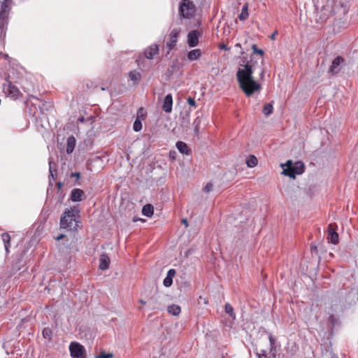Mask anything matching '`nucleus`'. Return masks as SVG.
Wrapping results in <instances>:
<instances>
[{
  "label": "nucleus",
  "mask_w": 358,
  "mask_h": 358,
  "mask_svg": "<svg viewBox=\"0 0 358 358\" xmlns=\"http://www.w3.org/2000/svg\"><path fill=\"white\" fill-rule=\"evenodd\" d=\"M240 66L243 64H241ZM253 73V66L249 62L244 64V69L239 68L236 73L239 87L247 96H251L255 92L262 89L261 85L255 81Z\"/></svg>",
  "instance_id": "obj_1"
},
{
  "label": "nucleus",
  "mask_w": 358,
  "mask_h": 358,
  "mask_svg": "<svg viewBox=\"0 0 358 358\" xmlns=\"http://www.w3.org/2000/svg\"><path fill=\"white\" fill-rule=\"evenodd\" d=\"M13 0H0V40L4 38Z\"/></svg>",
  "instance_id": "obj_2"
},
{
  "label": "nucleus",
  "mask_w": 358,
  "mask_h": 358,
  "mask_svg": "<svg viewBox=\"0 0 358 358\" xmlns=\"http://www.w3.org/2000/svg\"><path fill=\"white\" fill-rule=\"evenodd\" d=\"M196 12L195 4L191 0H181L178 5V18L182 24L184 20L194 17Z\"/></svg>",
  "instance_id": "obj_3"
},
{
  "label": "nucleus",
  "mask_w": 358,
  "mask_h": 358,
  "mask_svg": "<svg viewBox=\"0 0 358 358\" xmlns=\"http://www.w3.org/2000/svg\"><path fill=\"white\" fill-rule=\"evenodd\" d=\"M79 213L80 210L76 207L66 210L60 218L61 227L69 230L76 229L77 227L76 215Z\"/></svg>",
  "instance_id": "obj_4"
},
{
  "label": "nucleus",
  "mask_w": 358,
  "mask_h": 358,
  "mask_svg": "<svg viewBox=\"0 0 358 358\" xmlns=\"http://www.w3.org/2000/svg\"><path fill=\"white\" fill-rule=\"evenodd\" d=\"M304 164L298 161L293 164L291 160L286 163V168L283 169L282 173L291 178L294 179L296 175L302 174L304 172Z\"/></svg>",
  "instance_id": "obj_5"
},
{
  "label": "nucleus",
  "mask_w": 358,
  "mask_h": 358,
  "mask_svg": "<svg viewBox=\"0 0 358 358\" xmlns=\"http://www.w3.org/2000/svg\"><path fill=\"white\" fill-rule=\"evenodd\" d=\"M70 355L72 358H86L87 351L85 348L78 342L73 341L69 345Z\"/></svg>",
  "instance_id": "obj_6"
},
{
  "label": "nucleus",
  "mask_w": 358,
  "mask_h": 358,
  "mask_svg": "<svg viewBox=\"0 0 358 358\" xmlns=\"http://www.w3.org/2000/svg\"><path fill=\"white\" fill-rule=\"evenodd\" d=\"M334 15L332 6L327 2L325 5L322 6L320 10L317 12L316 21L320 23L325 22L330 16Z\"/></svg>",
  "instance_id": "obj_7"
},
{
  "label": "nucleus",
  "mask_w": 358,
  "mask_h": 358,
  "mask_svg": "<svg viewBox=\"0 0 358 358\" xmlns=\"http://www.w3.org/2000/svg\"><path fill=\"white\" fill-rule=\"evenodd\" d=\"M202 30H192L187 34V44L189 48L196 47L199 44V38L202 36Z\"/></svg>",
  "instance_id": "obj_8"
},
{
  "label": "nucleus",
  "mask_w": 358,
  "mask_h": 358,
  "mask_svg": "<svg viewBox=\"0 0 358 358\" xmlns=\"http://www.w3.org/2000/svg\"><path fill=\"white\" fill-rule=\"evenodd\" d=\"M8 81L7 86L4 85L3 87V92L10 97L13 98L15 99H18L20 96H22V94L19 89L13 85L12 82L9 81L8 78L6 79Z\"/></svg>",
  "instance_id": "obj_9"
},
{
  "label": "nucleus",
  "mask_w": 358,
  "mask_h": 358,
  "mask_svg": "<svg viewBox=\"0 0 358 358\" xmlns=\"http://www.w3.org/2000/svg\"><path fill=\"white\" fill-rule=\"evenodd\" d=\"M345 60L341 56H337L332 61L331 65L330 66L329 72L331 75L338 74L341 70V64H345Z\"/></svg>",
  "instance_id": "obj_10"
},
{
  "label": "nucleus",
  "mask_w": 358,
  "mask_h": 358,
  "mask_svg": "<svg viewBox=\"0 0 358 358\" xmlns=\"http://www.w3.org/2000/svg\"><path fill=\"white\" fill-rule=\"evenodd\" d=\"M180 30L177 29H173L169 34V39L166 42V47L169 49L168 54L171 50H172L175 46L176 45V43L178 41V38L179 36Z\"/></svg>",
  "instance_id": "obj_11"
},
{
  "label": "nucleus",
  "mask_w": 358,
  "mask_h": 358,
  "mask_svg": "<svg viewBox=\"0 0 358 358\" xmlns=\"http://www.w3.org/2000/svg\"><path fill=\"white\" fill-rule=\"evenodd\" d=\"M86 199L85 192L79 188L73 189L71 192L69 199L73 202H80Z\"/></svg>",
  "instance_id": "obj_12"
},
{
  "label": "nucleus",
  "mask_w": 358,
  "mask_h": 358,
  "mask_svg": "<svg viewBox=\"0 0 358 358\" xmlns=\"http://www.w3.org/2000/svg\"><path fill=\"white\" fill-rule=\"evenodd\" d=\"M159 52V47L157 44L153 43L148 46L144 50V56L148 59H152Z\"/></svg>",
  "instance_id": "obj_13"
},
{
  "label": "nucleus",
  "mask_w": 358,
  "mask_h": 358,
  "mask_svg": "<svg viewBox=\"0 0 358 358\" xmlns=\"http://www.w3.org/2000/svg\"><path fill=\"white\" fill-rule=\"evenodd\" d=\"M129 79L132 81L134 85L139 83L142 78V70L141 69L129 71L128 74Z\"/></svg>",
  "instance_id": "obj_14"
},
{
  "label": "nucleus",
  "mask_w": 358,
  "mask_h": 358,
  "mask_svg": "<svg viewBox=\"0 0 358 358\" xmlns=\"http://www.w3.org/2000/svg\"><path fill=\"white\" fill-rule=\"evenodd\" d=\"M22 262V257L17 258V260L12 264L10 270L6 273L7 277L10 278L14 275L18 271L21 269V264Z\"/></svg>",
  "instance_id": "obj_15"
},
{
  "label": "nucleus",
  "mask_w": 358,
  "mask_h": 358,
  "mask_svg": "<svg viewBox=\"0 0 358 358\" xmlns=\"http://www.w3.org/2000/svg\"><path fill=\"white\" fill-rule=\"evenodd\" d=\"M148 306L150 310H162L164 306L160 301V296H152L148 300Z\"/></svg>",
  "instance_id": "obj_16"
},
{
  "label": "nucleus",
  "mask_w": 358,
  "mask_h": 358,
  "mask_svg": "<svg viewBox=\"0 0 358 358\" xmlns=\"http://www.w3.org/2000/svg\"><path fill=\"white\" fill-rule=\"evenodd\" d=\"M173 106V96L171 94H168L165 96L164 103L162 105V109L166 113H171L172 111Z\"/></svg>",
  "instance_id": "obj_17"
},
{
  "label": "nucleus",
  "mask_w": 358,
  "mask_h": 358,
  "mask_svg": "<svg viewBox=\"0 0 358 358\" xmlns=\"http://www.w3.org/2000/svg\"><path fill=\"white\" fill-rule=\"evenodd\" d=\"M176 270L171 268L168 271L166 278L164 279L163 284L166 287H169L173 284V278L176 275Z\"/></svg>",
  "instance_id": "obj_18"
},
{
  "label": "nucleus",
  "mask_w": 358,
  "mask_h": 358,
  "mask_svg": "<svg viewBox=\"0 0 358 358\" xmlns=\"http://www.w3.org/2000/svg\"><path fill=\"white\" fill-rule=\"evenodd\" d=\"M110 258L106 254H102L99 258V268L106 270L109 268Z\"/></svg>",
  "instance_id": "obj_19"
},
{
  "label": "nucleus",
  "mask_w": 358,
  "mask_h": 358,
  "mask_svg": "<svg viewBox=\"0 0 358 358\" xmlns=\"http://www.w3.org/2000/svg\"><path fill=\"white\" fill-rule=\"evenodd\" d=\"M176 148L178 151L183 155H189L192 152L191 149L187 146V143L182 141H178L176 143Z\"/></svg>",
  "instance_id": "obj_20"
},
{
  "label": "nucleus",
  "mask_w": 358,
  "mask_h": 358,
  "mask_svg": "<svg viewBox=\"0 0 358 358\" xmlns=\"http://www.w3.org/2000/svg\"><path fill=\"white\" fill-rule=\"evenodd\" d=\"M202 55L200 49H194L188 52L187 59L189 61L192 62L199 59Z\"/></svg>",
  "instance_id": "obj_21"
},
{
  "label": "nucleus",
  "mask_w": 358,
  "mask_h": 358,
  "mask_svg": "<svg viewBox=\"0 0 358 358\" xmlns=\"http://www.w3.org/2000/svg\"><path fill=\"white\" fill-rule=\"evenodd\" d=\"M76 138L71 135L67 138L66 152L71 154L73 152L76 146Z\"/></svg>",
  "instance_id": "obj_22"
},
{
  "label": "nucleus",
  "mask_w": 358,
  "mask_h": 358,
  "mask_svg": "<svg viewBox=\"0 0 358 358\" xmlns=\"http://www.w3.org/2000/svg\"><path fill=\"white\" fill-rule=\"evenodd\" d=\"M154 213V206L148 203L143 206L142 208V214L144 216H146L148 217H150L153 215Z\"/></svg>",
  "instance_id": "obj_23"
},
{
  "label": "nucleus",
  "mask_w": 358,
  "mask_h": 358,
  "mask_svg": "<svg viewBox=\"0 0 358 358\" xmlns=\"http://www.w3.org/2000/svg\"><path fill=\"white\" fill-rule=\"evenodd\" d=\"M248 3H245L242 7L241 13L238 15V19L240 21H245L248 19Z\"/></svg>",
  "instance_id": "obj_24"
},
{
  "label": "nucleus",
  "mask_w": 358,
  "mask_h": 358,
  "mask_svg": "<svg viewBox=\"0 0 358 358\" xmlns=\"http://www.w3.org/2000/svg\"><path fill=\"white\" fill-rule=\"evenodd\" d=\"M167 310H168L169 313H170L174 316H177L180 313L181 308L178 305L172 304V305L168 306Z\"/></svg>",
  "instance_id": "obj_25"
},
{
  "label": "nucleus",
  "mask_w": 358,
  "mask_h": 358,
  "mask_svg": "<svg viewBox=\"0 0 358 358\" xmlns=\"http://www.w3.org/2000/svg\"><path fill=\"white\" fill-rule=\"evenodd\" d=\"M200 124H201V120L199 118V116H197L194 122H193V126H194V132L195 136L199 138V134H200Z\"/></svg>",
  "instance_id": "obj_26"
},
{
  "label": "nucleus",
  "mask_w": 358,
  "mask_h": 358,
  "mask_svg": "<svg viewBox=\"0 0 358 358\" xmlns=\"http://www.w3.org/2000/svg\"><path fill=\"white\" fill-rule=\"evenodd\" d=\"M327 238L329 240V242L334 245L338 243V241H339L338 234L336 231L330 232L328 234Z\"/></svg>",
  "instance_id": "obj_27"
},
{
  "label": "nucleus",
  "mask_w": 358,
  "mask_h": 358,
  "mask_svg": "<svg viewBox=\"0 0 358 358\" xmlns=\"http://www.w3.org/2000/svg\"><path fill=\"white\" fill-rule=\"evenodd\" d=\"M257 163V158L253 155H250L249 158L246 160V164L250 168H253L256 166Z\"/></svg>",
  "instance_id": "obj_28"
},
{
  "label": "nucleus",
  "mask_w": 358,
  "mask_h": 358,
  "mask_svg": "<svg viewBox=\"0 0 358 358\" xmlns=\"http://www.w3.org/2000/svg\"><path fill=\"white\" fill-rule=\"evenodd\" d=\"M225 313L228 314L233 320L236 319V314L234 310V308L231 304L227 303L224 306Z\"/></svg>",
  "instance_id": "obj_29"
},
{
  "label": "nucleus",
  "mask_w": 358,
  "mask_h": 358,
  "mask_svg": "<svg viewBox=\"0 0 358 358\" xmlns=\"http://www.w3.org/2000/svg\"><path fill=\"white\" fill-rule=\"evenodd\" d=\"M273 107L272 103H267L264 105L262 112L264 115L268 116L273 113Z\"/></svg>",
  "instance_id": "obj_30"
},
{
  "label": "nucleus",
  "mask_w": 358,
  "mask_h": 358,
  "mask_svg": "<svg viewBox=\"0 0 358 358\" xmlns=\"http://www.w3.org/2000/svg\"><path fill=\"white\" fill-rule=\"evenodd\" d=\"M42 335L44 338L51 341L52 338V331L50 328L45 327L42 331Z\"/></svg>",
  "instance_id": "obj_31"
},
{
  "label": "nucleus",
  "mask_w": 358,
  "mask_h": 358,
  "mask_svg": "<svg viewBox=\"0 0 358 358\" xmlns=\"http://www.w3.org/2000/svg\"><path fill=\"white\" fill-rule=\"evenodd\" d=\"M1 238L5 245H10V236L8 233L5 232L1 234Z\"/></svg>",
  "instance_id": "obj_32"
},
{
  "label": "nucleus",
  "mask_w": 358,
  "mask_h": 358,
  "mask_svg": "<svg viewBox=\"0 0 358 358\" xmlns=\"http://www.w3.org/2000/svg\"><path fill=\"white\" fill-rule=\"evenodd\" d=\"M141 129H142V122H141V120L136 119L134 122V124H133L134 131L137 132V131H141Z\"/></svg>",
  "instance_id": "obj_33"
},
{
  "label": "nucleus",
  "mask_w": 358,
  "mask_h": 358,
  "mask_svg": "<svg viewBox=\"0 0 358 358\" xmlns=\"http://www.w3.org/2000/svg\"><path fill=\"white\" fill-rule=\"evenodd\" d=\"M53 166H55V164L52 161H49V171H50V176L52 178L53 180H56V175L53 173V171H56V169H53Z\"/></svg>",
  "instance_id": "obj_34"
},
{
  "label": "nucleus",
  "mask_w": 358,
  "mask_h": 358,
  "mask_svg": "<svg viewBox=\"0 0 358 358\" xmlns=\"http://www.w3.org/2000/svg\"><path fill=\"white\" fill-rule=\"evenodd\" d=\"M145 117H146V113L145 112L143 108H140L138 110H137V117L136 119H142V120H144L145 119Z\"/></svg>",
  "instance_id": "obj_35"
},
{
  "label": "nucleus",
  "mask_w": 358,
  "mask_h": 358,
  "mask_svg": "<svg viewBox=\"0 0 358 358\" xmlns=\"http://www.w3.org/2000/svg\"><path fill=\"white\" fill-rule=\"evenodd\" d=\"M255 355L258 358H269L268 354L266 350H262L259 352L256 351Z\"/></svg>",
  "instance_id": "obj_36"
},
{
  "label": "nucleus",
  "mask_w": 358,
  "mask_h": 358,
  "mask_svg": "<svg viewBox=\"0 0 358 358\" xmlns=\"http://www.w3.org/2000/svg\"><path fill=\"white\" fill-rule=\"evenodd\" d=\"M113 355L112 353H106L104 351L101 352L99 355H96L95 358H112Z\"/></svg>",
  "instance_id": "obj_37"
},
{
  "label": "nucleus",
  "mask_w": 358,
  "mask_h": 358,
  "mask_svg": "<svg viewBox=\"0 0 358 358\" xmlns=\"http://www.w3.org/2000/svg\"><path fill=\"white\" fill-rule=\"evenodd\" d=\"M269 358H276L277 350L276 346L269 348Z\"/></svg>",
  "instance_id": "obj_38"
},
{
  "label": "nucleus",
  "mask_w": 358,
  "mask_h": 358,
  "mask_svg": "<svg viewBox=\"0 0 358 358\" xmlns=\"http://www.w3.org/2000/svg\"><path fill=\"white\" fill-rule=\"evenodd\" d=\"M70 177L76 178V180L74 182V185H80V182H78V180L80 178V172L71 173L70 175Z\"/></svg>",
  "instance_id": "obj_39"
},
{
  "label": "nucleus",
  "mask_w": 358,
  "mask_h": 358,
  "mask_svg": "<svg viewBox=\"0 0 358 358\" xmlns=\"http://www.w3.org/2000/svg\"><path fill=\"white\" fill-rule=\"evenodd\" d=\"M252 49L254 52V53L258 54L261 56H263L264 52L262 49H259L256 45H252Z\"/></svg>",
  "instance_id": "obj_40"
},
{
  "label": "nucleus",
  "mask_w": 358,
  "mask_h": 358,
  "mask_svg": "<svg viewBox=\"0 0 358 358\" xmlns=\"http://www.w3.org/2000/svg\"><path fill=\"white\" fill-rule=\"evenodd\" d=\"M337 224L336 223H331L328 225V233L336 231Z\"/></svg>",
  "instance_id": "obj_41"
},
{
  "label": "nucleus",
  "mask_w": 358,
  "mask_h": 358,
  "mask_svg": "<svg viewBox=\"0 0 358 358\" xmlns=\"http://www.w3.org/2000/svg\"><path fill=\"white\" fill-rule=\"evenodd\" d=\"M328 321L334 327L337 323L338 320L334 315H331L328 318Z\"/></svg>",
  "instance_id": "obj_42"
},
{
  "label": "nucleus",
  "mask_w": 358,
  "mask_h": 358,
  "mask_svg": "<svg viewBox=\"0 0 358 358\" xmlns=\"http://www.w3.org/2000/svg\"><path fill=\"white\" fill-rule=\"evenodd\" d=\"M187 101L189 106H193L194 108L196 107V103L194 98L189 96L187 98Z\"/></svg>",
  "instance_id": "obj_43"
},
{
  "label": "nucleus",
  "mask_w": 358,
  "mask_h": 358,
  "mask_svg": "<svg viewBox=\"0 0 358 358\" xmlns=\"http://www.w3.org/2000/svg\"><path fill=\"white\" fill-rule=\"evenodd\" d=\"M268 340L270 343V347L275 346V339L271 334H268Z\"/></svg>",
  "instance_id": "obj_44"
},
{
  "label": "nucleus",
  "mask_w": 358,
  "mask_h": 358,
  "mask_svg": "<svg viewBox=\"0 0 358 358\" xmlns=\"http://www.w3.org/2000/svg\"><path fill=\"white\" fill-rule=\"evenodd\" d=\"M213 184H212V183H210V182H208V183H207V184L206 185V186L204 187V188H203V191H204L205 192H210V191H212V189H213Z\"/></svg>",
  "instance_id": "obj_45"
},
{
  "label": "nucleus",
  "mask_w": 358,
  "mask_h": 358,
  "mask_svg": "<svg viewBox=\"0 0 358 358\" xmlns=\"http://www.w3.org/2000/svg\"><path fill=\"white\" fill-rule=\"evenodd\" d=\"M310 251L312 253H315V254H317V252H318L317 247L314 243H311V245H310Z\"/></svg>",
  "instance_id": "obj_46"
},
{
  "label": "nucleus",
  "mask_w": 358,
  "mask_h": 358,
  "mask_svg": "<svg viewBox=\"0 0 358 358\" xmlns=\"http://www.w3.org/2000/svg\"><path fill=\"white\" fill-rule=\"evenodd\" d=\"M219 48L221 49V50H229V48L227 47V45L222 43V44H220L219 45Z\"/></svg>",
  "instance_id": "obj_47"
},
{
  "label": "nucleus",
  "mask_w": 358,
  "mask_h": 358,
  "mask_svg": "<svg viewBox=\"0 0 358 358\" xmlns=\"http://www.w3.org/2000/svg\"><path fill=\"white\" fill-rule=\"evenodd\" d=\"M277 34H278V31H274V32L271 35L270 38H271V40H275V36H276Z\"/></svg>",
  "instance_id": "obj_48"
},
{
  "label": "nucleus",
  "mask_w": 358,
  "mask_h": 358,
  "mask_svg": "<svg viewBox=\"0 0 358 358\" xmlns=\"http://www.w3.org/2000/svg\"><path fill=\"white\" fill-rule=\"evenodd\" d=\"M64 237H65V235H64V234H60L59 236H58L56 238V239H57V241H60V240L63 239Z\"/></svg>",
  "instance_id": "obj_49"
},
{
  "label": "nucleus",
  "mask_w": 358,
  "mask_h": 358,
  "mask_svg": "<svg viewBox=\"0 0 358 358\" xmlns=\"http://www.w3.org/2000/svg\"><path fill=\"white\" fill-rule=\"evenodd\" d=\"M5 250H6V252L8 254L10 252V245H5Z\"/></svg>",
  "instance_id": "obj_50"
},
{
  "label": "nucleus",
  "mask_w": 358,
  "mask_h": 358,
  "mask_svg": "<svg viewBox=\"0 0 358 358\" xmlns=\"http://www.w3.org/2000/svg\"><path fill=\"white\" fill-rule=\"evenodd\" d=\"M201 24V22L200 20H198L197 22H196V27H199Z\"/></svg>",
  "instance_id": "obj_51"
},
{
  "label": "nucleus",
  "mask_w": 358,
  "mask_h": 358,
  "mask_svg": "<svg viewBox=\"0 0 358 358\" xmlns=\"http://www.w3.org/2000/svg\"><path fill=\"white\" fill-rule=\"evenodd\" d=\"M57 188L60 189L62 187V183L61 182H59L57 183Z\"/></svg>",
  "instance_id": "obj_52"
},
{
  "label": "nucleus",
  "mask_w": 358,
  "mask_h": 358,
  "mask_svg": "<svg viewBox=\"0 0 358 358\" xmlns=\"http://www.w3.org/2000/svg\"><path fill=\"white\" fill-rule=\"evenodd\" d=\"M182 223H183L186 227H187V220L186 219L182 220Z\"/></svg>",
  "instance_id": "obj_53"
},
{
  "label": "nucleus",
  "mask_w": 358,
  "mask_h": 358,
  "mask_svg": "<svg viewBox=\"0 0 358 358\" xmlns=\"http://www.w3.org/2000/svg\"><path fill=\"white\" fill-rule=\"evenodd\" d=\"M91 85H89V83H87V88H92L93 87V83L90 82Z\"/></svg>",
  "instance_id": "obj_54"
},
{
  "label": "nucleus",
  "mask_w": 358,
  "mask_h": 358,
  "mask_svg": "<svg viewBox=\"0 0 358 358\" xmlns=\"http://www.w3.org/2000/svg\"><path fill=\"white\" fill-rule=\"evenodd\" d=\"M139 302H140L142 305H145V304H146V301H144V300H143V299H141V300L139 301Z\"/></svg>",
  "instance_id": "obj_55"
},
{
  "label": "nucleus",
  "mask_w": 358,
  "mask_h": 358,
  "mask_svg": "<svg viewBox=\"0 0 358 358\" xmlns=\"http://www.w3.org/2000/svg\"><path fill=\"white\" fill-rule=\"evenodd\" d=\"M243 62H245L246 59H247V57H243Z\"/></svg>",
  "instance_id": "obj_56"
},
{
  "label": "nucleus",
  "mask_w": 358,
  "mask_h": 358,
  "mask_svg": "<svg viewBox=\"0 0 358 358\" xmlns=\"http://www.w3.org/2000/svg\"><path fill=\"white\" fill-rule=\"evenodd\" d=\"M236 46L241 47V44H240V43H237V44L236 45Z\"/></svg>",
  "instance_id": "obj_57"
},
{
  "label": "nucleus",
  "mask_w": 358,
  "mask_h": 358,
  "mask_svg": "<svg viewBox=\"0 0 358 358\" xmlns=\"http://www.w3.org/2000/svg\"><path fill=\"white\" fill-rule=\"evenodd\" d=\"M105 90H106L105 87H101V90L104 91Z\"/></svg>",
  "instance_id": "obj_58"
},
{
  "label": "nucleus",
  "mask_w": 358,
  "mask_h": 358,
  "mask_svg": "<svg viewBox=\"0 0 358 358\" xmlns=\"http://www.w3.org/2000/svg\"><path fill=\"white\" fill-rule=\"evenodd\" d=\"M264 71H262V73H261V76H263V75H264Z\"/></svg>",
  "instance_id": "obj_59"
},
{
  "label": "nucleus",
  "mask_w": 358,
  "mask_h": 358,
  "mask_svg": "<svg viewBox=\"0 0 358 358\" xmlns=\"http://www.w3.org/2000/svg\"><path fill=\"white\" fill-rule=\"evenodd\" d=\"M259 358H261V357H259Z\"/></svg>",
  "instance_id": "obj_60"
}]
</instances>
